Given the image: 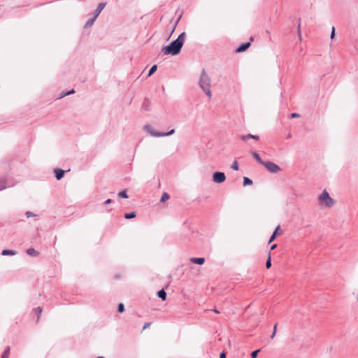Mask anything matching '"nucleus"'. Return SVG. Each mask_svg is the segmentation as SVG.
<instances>
[{
    "instance_id": "7ed1b4c3",
    "label": "nucleus",
    "mask_w": 358,
    "mask_h": 358,
    "mask_svg": "<svg viewBox=\"0 0 358 358\" xmlns=\"http://www.w3.org/2000/svg\"><path fill=\"white\" fill-rule=\"evenodd\" d=\"M199 85L203 92L209 98H211L210 80L205 71L202 72L200 78Z\"/></svg>"
},
{
    "instance_id": "6e6552de",
    "label": "nucleus",
    "mask_w": 358,
    "mask_h": 358,
    "mask_svg": "<svg viewBox=\"0 0 358 358\" xmlns=\"http://www.w3.org/2000/svg\"><path fill=\"white\" fill-rule=\"evenodd\" d=\"M241 140H242L243 141H247L248 140H249L250 138H253L255 140H259V136H255V135H252V134H247V135H242L241 137H240Z\"/></svg>"
},
{
    "instance_id": "cd10ccee",
    "label": "nucleus",
    "mask_w": 358,
    "mask_h": 358,
    "mask_svg": "<svg viewBox=\"0 0 358 358\" xmlns=\"http://www.w3.org/2000/svg\"><path fill=\"white\" fill-rule=\"evenodd\" d=\"M118 195H119L120 197H123V198H125V199L128 198V195L127 194L126 190H123V191L120 192L118 194Z\"/></svg>"
},
{
    "instance_id": "58836bf2",
    "label": "nucleus",
    "mask_w": 358,
    "mask_h": 358,
    "mask_svg": "<svg viewBox=\"0 0 358 358\" xmlns=\"http://www.w3.org/2000/svg\"><path fill=\"white\" fill-rule=\"evenodd\" d=\"M110 203H111V199H110L105 201V204H109Z\"/></svg>"
},
{
    "instance_id": "bb28decb",
    "label": "nucleus",
    "mask_w": 358,
    "mask_h": 358,
    "mask_svg": "<svg viewBox=\"0 0 358 358\" xmlns=\"http://www.w3.org/2000/svg\"><path fill=\"white\" fill-rule=\"evenodd\" d=\"M231 169L238 171V163L237 161H234L231 165Z\"/></svg>"
},
{
    "instance_id": "412c9836",
    "label": "nucleus",
    "mask_w": 358,
    "mask_h": 358,
    "mask_svg": "<svg viewBox=\"0 0 358 358\" xmlns=\"http://www.w3.org/2000/svg\"><path fill=\"white\" fill-rule=\"evenodd\" d=\"M252 184V180H250V178H248L247 177H244V178H243V185L244 186L250 185Z\"/></svg>"
},
{
    "instance_id": "0eeeda50",
    "label": "nucleus",
    "mask_w": 358,
    "mask_h": 358,
    "mask_svg": "<svg viewBox=\"0 0 358 358\" xmlns=\"http://www.w3.org/2000/svg\"><path fill=\"white\" fill-rule=\"evenodd\" d=\"M282 231L280 230V226L278 225L275 231H273V234L271 235V236L269 238V241H268V243H272L277 237V236H279L280 234H282Z\"/></svg>"
},
{
    "instance_id": "ea45409f",
    "label": "nucleus",
    "mask_w": 358,
    "mask_h": 358,
    "mask_svg": "<svg viewBox=\"0 0 358 358\" xmlns=\"http://www.w3.org/2000/svg\"><path fill=\"white\" fill-rule=\"evenodd\" d=\"M213 311H214L215 313H217V314L220 313V312H219L218 310H215V309Z\"/></svg>"
},
{
    "instance_id": "ddd939ff",
    "label": "nucleus",
    "mask_w": 358,
    "mask_h": 358,
    "mask_svg": "<svg viewBox=\"0 0 358 358\" xmlns=\"http://www.w3.org/2000/svg\"><path fill=\"white\" fill-rule=\"evenodd\" d=\"M106 5V3H101L99 4L98 8H97V9L96 10L95 15H94L95 17H97L99 16V15L100 14L101 10L104 8Z\"/></svg>"
},
{
    "instance_id": "9b49d317",
    "label": "nucleus",
    "mask_w": 358,
    "mask_h": 358,
    "mask_svg": "<svg viewBox=\"0 0 358 358\" xmlns=\"http://www.w3.org/2000/svg\"><path fill=\"white\" fill-rule=\"evenodd\" d=\"M55 177L57 180H60L62 178V177L64 176V171L62 170V169H56L55 170Z\"/></svg>"
},
{
    "instance_id": "1a4fd4ad",
    "label": "nucleus",
    "mask_w": 358,
    "mask_h": 358,
    "mask_svg": "<svg viewBox=\"0 0 358 358\" xmlns=\"http://www.w3.org/2000/svg\"><path fill=\"white\" fill-rule=\"evenodd\" d=\"M241 140H242L243 141H247L248 140H249L250 138H253L255 140H259V136H255V135H252V134H247V135H242L241 137H240Z\"/></svg>"
},
{
    "instance_id": "c85d7f7f",
    "label": "nucleus",
    "mask_w": 358,
    "mask_h": 358,
    "mask_svg": "<svg viewBox=\"0 0 358 358\" xmlns=\"http://www.w3.org/2000/svg\"><path fill=\"white\" fill-rule=\"evenodd\" d=\"M277 327H278V324H275L273 327V331L271 336V338L273 339L275 336V334H276V331H277Z\"/></svg>"
},
{
    "instance_id": "f03ea898",
    "label": "nucleus",
    "mask_w": 358,
    "mask_h": 358,
    "mask_svg": "<svg viewBox=\"0 0 358 358\" xmlns=\"http://www.w3.org/2000/svg\"><path fill=\"white\" fill-rule=\"evenodd\" d=\"M318 205L322 208L332 207L336 201L329 196L327 190H324L317 197Z\"/></svg>"
},
{
    "instance_id": "72a5a7b5",
    "label": "nucleus",
    "mask_w": 358,
    "mask_h": 358,
    "mask_svg": "<svg viewBox=\"0 0 358 358\" xmlns=\"http://www.w3.org/2000/svg\"><path fill=\"white\" fill-rule=\"evenodd\" d=\"M150 325V322H148V323H145L143 327V330H145V329H147L148 327H149Z\"/></svg>"
},
{
    "instance_id": "f257e3e1",
    "label": "nucleus",
    "mask_w": 358,
    "mask_h": 358,
    "mask_svg": "<svg viewBox=\"0 0 358 358\" xmlns=\"http://www.w3.org/2000/svg\"><path fill=\"white\" fill-rule=\"evenodd\" d=\"M185 33L182 32L179 35L176 40L171 43L170 45L163 48L162 52L164 55H178L180 52L181 48L185 40Z\"/></svg>"
},
{
    "instance_id": "f704fd0d",
    "label": "nucleus",
    "mask_w": 358,
    "mask_h": 358,
    "mask_svg": "<svg viewBox=\"0 0 358 358\" xmlns=\"http://www.w3.org/2000/svg\"><path fill=\"white\" fill-rule=\"evenodd\" d=\"M220 358H226V354L224 352L220 353Z\"/></svg>"
},
{
    "instance_id": "20e7f679",
    "label": "nucleus",
    "mask_w": 358,
    "mask_h": 358,
    "mask_svg": "<svg viewBox=\"0 0 358 358\" xmlns=\"http://www.w3.org/2000/svg\"><path fill=\"white\" fill-rule=\"evenodd\" d=\"M269 172L273 173H276L280 171V168L278 165L275 164L273 162L266 161L264 162L262 164Z\"/></svg>"
},
{
    "instance_id": "4be33fe9",
    "label": "nucleus",
    "mask_w": 358,
    "mask_h": 358,
    "mask_svg": "<svg viewBox=\"0 0 358 358\" xmlns=\"http://www.w3.org/2000/svg\"><path fill=\"white\" fill-rule=\"evenodd\" d=\"M169 198H170L169 195L167 193L164 192L161 197L160 201L164 202V201H167L168 199H169Z\"/></svg>"
},
{
    "instance_id": "79ce46f5",
    "label": "nucleus",
    "mask_w": 358,
    "mask_h": 358,
    "mask_svg": "<svg viewBox=\"0 0 358 358\" xmlns=\"http://www.w3.org/2000/svg\"><path fill=\"white\" fill-rule=\"evenodd\" d=\"M96 358H105V357H98Z\"/></svg>"
},
{
    "instance_id": "aec40b11",
    "label": "nucleus",
    "mask_w": 358,
    "mask_h": 358,
    "mask_svg": "<svg viewBox=\"0 0 358 358\" xmlns=\"http://www.w3.org/2000/svg\"><path fill=\"white\" fill-rule=\"evenodd\" d=\"M271 266V253L270 252H268V259H267V261L266 262V267L267 269L270 268Z\"/></svg>"
},
{
    "instance_id": "5701e85b",
    "label": "nucleus",
    "mask_w": 358,
    "mask_h": 358,
    "mask_svg": "<svg viewBox=\"0 0 358 358\" xmlns=\"http://www.w3.org/2000/svg\"><path fill=\"white\" fill-rule=\"evenodd\" d=\"M96 17H95V16H94L92 19L89 20L86 22V24H85V28H87V27H89L92 26V25L93 24V23H94V20H96Z\"/></svg>"
},
{
    "instance_id": "b1692460",
    "label": "nucleus",
    "mask_w": 358,
    "mask_h": 358,
    "mask_svg": "<svg viewBox=\"0 0 358 358\" xmlns=\"http://www.w3.org/2000/svg\"><path fill=\"white\" fill-rule=\"evenodd\" d=\"M9 355H10V348L8 347L6 348V350H5V351L3 352L1 358H8L9 357Z\"/></svg>"
},
{
    "instance_id": "423d86ee",
    "label": "nucleus",
    "mask_w": 358,
    "mask_h": 358,
    "mask_svg": "<svg viewBox=\"0 0 358 358\" xmlns=\"http://www.w3.org/2000/svg\"><path fill=\"white\" fill-rule=\"evenodd\" d=\"M226 180L225 174L223 172H215L213 174V181L215 183H222Z\"/></svg>"
},
{
    "instance_id": "c756f323",
    "label": "nucleus",
    "mask_w": 358,
    "mask_h": 358,
    "mask_svg": "<svg viewBox=\"0 0 358 358\" xmlns=\"http://www.w3.org/2000/svg\"><path fill=\"white\" fill-rule=\"evenodd\" d=\"M124 310V306L123 303H120L118 306V312L123 313Z\"/></svg>"
},
{
    "instance_id": "6ab92c4d",
    "label": "nucleus",
    "mask_w": 358,
    "mask_h": 358,
    "mask_svg": "<svg viewBox=\"0 0 358 358\" xmlns=\"http://www.w3.org/2000/svg\"><path fill=\"white\" fill-rule=\"evenodd\" d=\"M6 180L5 179H0V191L6 187Z\"/></svg>"
},
{
    "instance_id": "2f4dec72",
    "label": "nucleus",
    "mask_w": 358,
    "mask_h": 358,
    "mask_svg": "<svg viewBox=\"0 0 358 358\" xmlns=\"http://www.w3.org/2000/svg\"><path fill=\"white\" fill-rule=\"evenodd\" d=\"M334 36H335V27H332L331 33V39H334Z\"/></svg>"
},
{
    "instance_id": "a211bd4d",
    "label": "nucleus",
    "mask_w": 358,
    "mask_h": 358,
    "mask_svg": "<svg viewBox=\"0 0 358 358\" xmlns=\"http://www.w3.org/2000/svg\"><path fill=\"white\" fill-rule=\"evenodd\" d=\"M2 255L3 256H6V255H15L16 254V252L14 251V250H3L2 251Z\"/></svg>"
},
{
    "instance_id": "7c9ffc66",
    "label": "nucleus",
    "mask_w": 358,
    "mask_h": 358,
    "mask_svg": "<svg viewBox=\"0 0 358 358\" xmlns=\"http://www.w3.org/2000/svg\"><path fill=\"white\" fill-rule=\"evenodd\" d=\"M259 351H260V350H257L253 351L251 353L252 358H256L257 357V355H258Z\"/></svg>"
},
{
    "instance_id": "dca6fc26",
    "label": "nucleus",
    "mask_w": 358,
    "mask_h": 358,
    "mask_svg": "<svg viewBox=\"0 0 358 358\" xmlns=\"http://www.w3.org/2000/svg\"><path fill=\"white\" fill-rule=\"evenodd\" d=\"M157 295L159 298H161L163 301H165L166 299V293L164 289H161L158 292Z\"/></svg>"
},
{
    "instance_id": "c9c22d12",
    "label": "nucleus",
    "mask_w": 358,
    "mask_h": 358,
    "mask_svg": "<svg viewBox=\"0 0 358 358\" xmlns=\"http://www.w3.org/2000/svg\"><path fill=\"white\" fill-rule=\"evenodd\" d=\"M73 92H74V90H72L71 91H70V92H68L65 93L62 96H66V95H68V94H72V93H73Z\"/></svg>"
},
{
    "instance_id": "2eb2a0df",
    "label": "nucleus",
    "mask_w": 358,
    "mask_h": 358,
    "mask_svg": "<svg viewBox=\"0 0 358 358\" xmlns=\"http://www.w3.org/2000/svg\"><path fill=\"white\" fill-rule=\"evenodd\" d=\"M252 155L259 164H264V161H263L261 159V157H259L258 153L253 152H252Z\"/></svg>"
},
{
    "instance_id": "a878e982",
    "label": "nucleus",
    "mask_w": 358,
    "mask_h": 358,
    "mask_svg": "<svg viewBox=\"0 0 358 358\" xmlns=\"http://www.w3.org/2000/svg\"><path fill=\"white\" fill-rule=\"evenodd\" d=\"M157 68V67L156 65L152 66V68L150 69L148 76H150L151 75H152L156 71Z\"/></svg>"
},
{
    "instance_id": "473e14b6",
    "label": "nucleus",
    "mask_w": 358,
    "mask_h": 358,
    "mask_svg": "<svg viewBox=\"0 0 358 358\" xmlns=\"http://www.w3.org/2000/svg\"><path fill=\"white\" fill-rule=\"evenodd\" d=\"M299 117H300V115L299 113H293L291 114L292 118Z\"/></svg>"
},
{
    "instance_id": "393cba45",
    "label": "nucleus",
    "mask_w": 358,
    "mask_h": 358,
    "mask_svg": "<svg viewBox=\"0 0 358 358\" xmlns=\"http://www.w3.org/2000/svg\"><path fill=\"white\" fill-rule=\"evenodd\" d=\"M136 217V213L135 212H131V213H126L124 215V217L126 219H131V218H134Z\"/></svg>"
},
{
    "instance_id": "f8f14e48",
    "label": "nucleus",
    "mask_w": 358,
    "mask_h": 358,
    "mask_svg": "<svg viewBox=\"0 0 358 358\" xmlns=\"http://www.w3.org/2000/svg\"><path fill=\"white\" fill-rule=\"evenodd\" d=\"M191 262L194 264L201 265L204 263L205 259L203 257H194L191 259Z\"/></svg>"
},
{
    "instance_id": "e433bc0d",
    "label": "nucleus",
    "mask_w": 358,
    "mask_h": 358,
    "mask_svg": "<svg viewBox=\"0 0 358 358\" xmlns=\"http://www.w3.org/2000/svg\"><path fill=\"white\" fill-rule=\"evenodd\" d=\"M276 247H277V245H276V244H273V245L271 247L270 250H273L274 249H275V248H276Z\"/></svg>"
},
{
    "instance_id": "39448f33",
    "label": "nucleus",
    "mask_w": 358,
    "mask_h": 358,
    "mask_svg": "<svg viewBox=\"0 0 358 358\" xmlns=\"http://www.w3.org/2000/svg\"><path fill=\"white\" fill-rule=\"evenodd\" d=\"M145 129L153 136H157V137H159V136H169V135H171L173 134H174L175 132V130L174 129H171L170 131H169L168 133H159V132H157V131H155L152 127L150 126V125H147L145 127Z\"/></svg>"
},
{
    "instance_id": "4c0bfd02",
    "label": "nucleus",
    "mask_w": 358,
    "mask_h": 358,
    "mask_svg": "<svg viewBox=\"0 0 358 358\" xmlns=\"http://www.w3.org/2000/svg\"><path fill=\"white\" fill-rule=\"evenodd\" d=\"M26 214H27V216L28 217H31V216L34 215H33L31 213H30V212H27Z\"/></svg>"
},
{
    "instance_id": "f3484780",
    "label": "nucleus",
    "mask_w": 358,
    "mask_h": 358,
    "mask_svg": "<svg viewBox=\"0 0 358 358\" xmlns=\"http://www.w3.org/2000/svg\"><path fill=\"white\" fill-rule=\"evenodd\" d=\"M27 253L29 255H31V256H38L39 255V253L37 251H36L34 248H29L27 250Z\"/></svg>"
},
{
    "instance_id": "4468645a",
    "label": "nucleus",
    "mask_w": 358,
    "mask_h": 358,
    "mask_svg": "<svg viewBox=\"0 0 358 358\" xmlns=\"http://www.w3.org/2000/svg\"><path fill=\"white\" fill-rule=\"evenodd\" d=\"M34 313L37 315V320H36V322H38L39 320H40V317H41V313H42V308L41 307H37L36 308H35L34 310Z\"/></svg>"
},
{
    "instance_id": "37998d69",
    "label": "nucleus",
    "mask_w": 358,
    "mask_h": 358,
    "mask_svg": "<svg viewBox=\"0 0 358 358\" xmlns=\"http://www.w3.org/2000/svg\"><path fill=\"white\" fill-rule=\"evenodd\" d=\"M357 299H358V298H357Z\"/></svg>"
},
{
    "instance_id": "a19ab883",
    "label": "nucleus",
    "mask_w": 358,
    "mask_h": 358,
    "mask_svg": "<svg viewBox=\"0 0 358 358\" xmlns=\"http://www.w3.org/2000/svg\"><path fill=\"white\" fill-rule=\"evenodd\" d=\"M250 40L251 41H253V38H252V37H250Z\"/></svg>"
},
{
    "instance_id": "9d476101",
    "label": "nucleus",
    "mask_w": 358,
    "mask_h": 358,
    "mask_svg": "<svg viewBox=\"0 0 358 358\" xmlns=\"http://www.w3.org/2000/svg\"><path fill=\"white\" fill-rule=\"evenodd\" d=\"M250 46V43H245L243 45H241L236 50V52H242L245 51Z\"/></svg>"
}]
</instances>
